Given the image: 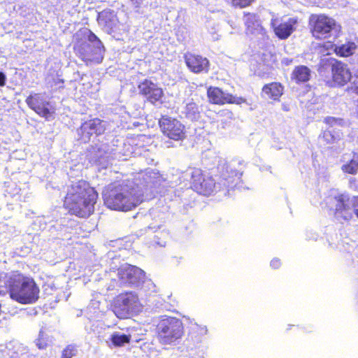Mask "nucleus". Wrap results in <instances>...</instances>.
Here are the masks:
<instances>
[{
	"label": "nucleus",
	"instance_id": "nucleus-1",
	"mask_svg": "<svg viewBox=\"0 0 358 358\" xmlns=\"http://www.w3.org/2000/svg\"><path fill=\"white\" fill-rule=\"evenodd\" d=\"M5 282L13 300L22 304L33 303L38 300L40 289L33 278L15 271Z\"/></svg>",
	"mask_w": 358,
	"mask_h": 358
},
{
	"label": "nucleus",
	"instance_id": "nucleus-2",
	"mask_svg": "<svg viewBox=\"0 0 358 358\" xmlns=\"http://www.w3.org/2000/svg\"><path fill=\"white\" fill-rule=\"evenodd\" d=\"M103 196L107 207L115 210H130L143 201L142 194H138L136 189L122 187L105 192Z\"/></svg>",
	"mask_w": 358,
	"mask_h": 358
},
{
	"label": "nucleus",
	"instance_id": "nucleus-3",
	"mask_svg": "<svg viewBox=\"0 0 358 358\" xmlns=\"http://www.w3.org/2000/svg\"><path fill=\"white\" fill-rule=\"evenodd\" d=\"M157 339L162 345L178 344L183 336L182 322L176 318L168 317L159 321L157 326Z\"/></svg>",
	"mask_w": 358,
	"mask_h": 358
},
{
	"label": "nucleus",
	"instance_id": "nucleus-4",
	"mask_svg": "<svg viewBox=\"0 0 358 358\" xmlns=\"http://www.w3.org/2000/svg\"><path fill=\"white\" fill-rule=\"evenodd\" d=\"M86 36L87 40L76 48V55L85 62L101 63L105 52L102 42L90 30H87Z\"/></svg>",
	"mask_w": 358,
	"mask_h": 358
},
{
	"label": "nucleus",
	"instance_id": "nucleus-5",
	"mask_svg": "<svg viewBox=\"0 0 358 358\" xmlns=\"http://www.w3.org/2000/svg\"><path fill=\"white\" fill-rule=\"evenodd\" d=\"M309 24L313 36L319 39L335 38L341 31V26L334 19L322 14H312Z\"/></svg>",
	"mask_w": 358,
	"mask_h": 358
},
{
	"label": "nucleus",
	"instance_id": "nucleus-6",
	"mask_svg": "<svg viewBox=\"0 0 358 358\" xmlns=\"http://www.w3.org/2000/svg\"><path fill=\"white\" fill-rule=\"evenodd\" d=\"M224 166H226L224 168L226 173L223 172L222 173L220 181L215 182L212 177L205 178L201 183H196V192L201 194L210 195L214 192H220L224 188L227 189L232 187L234 181V178L236 177L237 179H240L242 174L231 169L229 171V165L227 164H224Z\"/></svg>",
	"mask_w": 358,
	"mask_h": 358
},
{
	"label": "nucleus",
	"instance_id": "nucleus-7",
	"mask_svg": "<svg viewBox=\"0 0 358 358\" xmlns=\"http://www.w3.org/2000/svg\"><path fill=\"white\" fill-rule=\"evenodd\" d=\"M331 204L335 218L341 222L350 220L354 214L358 217V196L341 194L331 199Z\"/></svg>",
	"mask_w": 358,
	"mask_h": 358
},
{
	"label": "nucleus",
	"instance_id": "nucleus-8",
	"mask_svg": "<svg viewBox=\"0 0 358 358\" xmlns=\"http://www.w3.org/2000/svg\"><path fill=\"white\" fill-rule=\"evenodd\" d=\"M141 306L137 294L134 292H124L117 295L113 302V311L121 319L132 316L141 310Z\"/></svg>",
	"mask_w": 358,
	"mask_h": 358
},
{
	"label": "nucleus",
	"instance_id": "nucleus-9",
	"mask_svg": "<svg viewBox=\"0 0 358 358\" xmlns=\"http://www.w3.org/2000/svg\"><path fill=\"white\" fill-rule=\"evenodd\" d=\"M159 124L163 134L169 138L181 141L185 138V126L178 120L165 115L159 119Z\"/></svg>",
	"mask_w": 358,
	"mask_h": 358
},
{
	"label": "nucleus",
	"instance_id": "nucleus-10",
	"mask_svg": "<svg viewBox=\"0 0 358 358\" xmlns=\"http://www.w3.org/2000/svg\"><path fill=\"white\" fill-rule=\"evenodd\" d=\"M85 197H88V199L92 201H96L98 194L87 182L79 180L71 185L65 199H69V202L71 201V203H73L71 208L74 210H77L78 208L74 204L76 202V201L80 199V198Z\"/></svg>",
	"mask_w": 358,
	"mask_h": 358
},
{
	"label": "nucleus",
	"instance_id": "nucleus-11",
	"mask_svg": "<svg viewBox=\"0 0 358 358\" xmlns=\"http://www.w3.org/2000/svg\"><path fill=\"white\" fill-rule=\"evenodd\" d=\"M0 357L1 358H34L26 347L16 341H10L0 345Z\"/></svg>",
	"mask_w": 358,
	"mask_h": 358
},
{
	"label": "nucleus",
	"instance_id": "nucleus-12",
	"mask_svg": "<svg viewBox=\"0 0 358 358\" xmlns=\"http://www.w3.org/2000/svg\"><path fill=\"white\" fill-rule=\"evenodd\" d=\"M207 95L210 102L214 104H241L245 102V99L242 97L234 96L228 92H224L220 88L217 87H210L207 90Z\"/></svg>",
	"mask_w": 358,
	"mask_h": 358
},
{
	"label": "nucleus",
	"instance_id": "nucleus-13",
	"mask_svg": "<svg viewBox=\"0 0 358 358\" xmlns=\"http://www.w3.org/2000/svg\"><path fill=\"white\" fill-rule=\"evenodd\" d=\"M74 203L76 206L77 210L73 209V203L69 202V199L64 200V206L73 215L80 217H87L90 216L94 210V204L96 201H92L88 199V197L80 198L76 201Z\"/></svg>",
	"mask_w": 358,
	"mask_h": 358
},
{
	"label": "nucleus",
	"instance_id": "nucleus-14",
	"mask_svg": "<svg viewBox=\"0 0 358 358\" xmlns=\"http://www.w3.org/2000/svg\"><path fill=\"white\" fill-rule=\"evenodd\" d=\"M138 90L140 94L152 104L159 101L164 94L162 88L148 79L144 80L138 85Z\"/></svg>",
	"mask_w": 358,
	"mask_h": 358
},
{
	"label": "nucleus",
	"instance_id": "nucleus-15",
	"mask_svg": "<svg viewBox=\"0 0 358 358\" xmlns=\"http://www.w3.org/2000/svg\"><path fill=\"white\" fill-rule=\"evenodd\" d=\"M26 103L30 108L46 120H48L52 115V113L49 108L50 103L44 100L39 94L29 96L26 99Z\"/></svg>",
	"mask_w": 358,
	"mask_h": 358
},
{
	"label": "nucleus",
	"instance_id": "nucleus-16",
	"mask_svg": "<svg viewBox=\"0 0 358 358\" xmlns=\"http://www.w3.org/2000/svg\"><path fill=\"white\" fill-rule=\"evenodd\" d=\"M106 144H99L92 146L89 150V156L93 162L106 169L110 163V154L108 152Z\"/></svg>",
	"mask_w": 358,
	"mask_h": 358
},
{
	"label": "nucleus",
	"instance_id": "nucleus-17",
	"mask_svg": "<svg viewBox=\"0 0 358 358\" xmlns=\"http://www.w3.org/2000/svg\"><path fill=\"white\" fill-rule=\"evenodd\" d=\"M117 275L122 284L140 287L145 277L144 270H117Z\"/></svg>",
	"mask_w": 358,
	"mask_h": 358
},
{
	"label": "nucleus",
	"instance_id": "nucleus-18",
	"mask_svg": "<svg viewBox=\"0 0 358 358\" xmlns=\"http://www.w3.org/2000/svg\"><path fill=\"white\" fill-rule=\"evenodd\" d=\"M296 22V20L293 18H289L287 21L275 18L271 20V25L279 38L285 39L293 32Z\"/></svg>",
	"mask_w": 358,
	"mask_h": 358
},
{
	"label": "nucleus",
	"instance_id": "nucleus-19",
	"mask_svg": "<svg viewBox=\"0 0 358 358\" xmlns=\"http://www.w3.org/2000/svg\"><path fill=\"white\" fill-rule=\"evenodd\" d=\"M105 129L104 122L99 119L95 118L82 124L80 131L83 135V139L85 141L90 139V136L94 134L96 135L103 134Z\"/></svg>",
	"mask_w": 358,
	"mask_h": 358
},
{
	"label": "nucleus",
	"instance_id": "nucleus-20",
	"mask_svg": "<svg viewBox=\"0 0 358 358\" xmlns=\"http://www.w3.org/2000/svg\"><path fill=\"white\" fill-rule=\"evenodd\" d=\"M185 63L188 68L194 73L208 72L209 61L200 55L187 53L185 55Z\"/></svg>",
	"mask_w": 358,
	"mask_h": 358
},
{
	"label": "nucleus",
	"instance_id": "nucleus-21",
	"mask_svg": "<svg viewBox=\"0 0 358 358\" xmlns=\"http://www.w3.org/2000/svg\"><path fill=\"white\" fill-rule=\"evenodd\" d=\"M331 71L333 80L338 85H344L352 78L351 73L347 65L342 62H335L332 64Z\"/></svg>",
	"mask_w": 358,
	"mask_h": 358
},
{
	"label": "nucleus",
	"instance_id": "nucleus-22",
	"mask_svg": "<svg viewBox=\"0 0 358 358\" xmlns=\"http://www.w3.org/2000/svg\"><path fill=\"white\" fill-rule=\"evenodd\" d=\"M243 20L248 34H259L263 33L264 29L260 24L258 17L255 14H245Z\"/></svg>",
	"mask_w": 358,
	"mask_h": 358
},
{
	"label": "nucleus",
	"instance_id": "nucleus-23",
	"mask_svg": "<svg viewBox=\"0 0 358 358\" xmlns=\"http://www.w3.org/2000/svg\"><path fill=\"white\" fill-rule=\"evenodd\" d=\"M283 87L279 83H271L265 85L262 88V93L267 95L268 98L273 100H278L282 96Z\"/></svg>",
	"mask_w": 358,
	"mask_h": 358
},
{
	"label": "nucleus",
	"instance_id": "nucleus-24",
	"mask_svg": "<svg viewBox=\"0 0 358 358\" xmlns=\"http://www.w3.org/2000/svg\"><path fill=\"white\" fill-rule=\"evenodd\" d=\"M310 70L303 65L296 66L292 73V79L296 83H306L310 80Z\"/></svg>",
	"mask_w": 358,
	"mask_h": 358
},
{
	"label": "nucleus",
	"instance_id": "nucleus-25",
	"mask_svg": "<svg viewBox=\"0 0 358 358\" xmlns=\"http://www.w3.org/2000/svg\"><path fill=\"white\" fill-rule=\"evenodd\" d=\"M59 72H49L45 78V83L48 87L52 90L63 89L64 87V80L60 78Z\"/></svg>",
	"mask_w": 358,
	"mask_h": 358
},
{
	"label": "nucleus",
	"instance_id": "nucleus-26",
	"mask_svg": "<svg viewBox=\"0 0 358 358\" xmlns=\"http://www.w3.org/2000/svg\"><path fill=\"white\" fill-rule=\"evenodd\" d=\"M341 170L344 173L355 175L358 171V152H353L352 157L342 165Z\"/></svg>",
	"mask_w": 358,
	"mask_h": 358
},
{
	"label": "nucleus",
	"instance_id": "nucleus-27",
	"mask_svg": "<svg viewBox=\"0 0 358 358\" xmlns=\"http://www.w3.org/2000/svg\"><path fill=\"white\" fill-rule=\"evenodd\" d=\"M115 17L113 12L103 10L99 13L97 20L99 24L112 28L115 21Z\"/></svg>",
	"mask_w": 358,
	"mask_h": 358
},
{
	"label": "nucleus",
	"instance_id": "nucleus-28",
	"mask_svg": "<svg viewBox=\"0 0 358 358\" xmlns=\"http://www.w3.org/2000/svg\"><path fill=\"white\" fill-rule=\"evenodd\" d=\"M186 176L191 177V183L192 188L196 191V183H201L206 177L203 176L202 171L200 169L191 168L186 171Z\"/></svg>",
	"mask_w": 358,
	"mask_h": 358
},
{
	"label": "nucleus",
	"instance_id": "nucleus-29",
	"mask_svg": "<svg viewBox=\"0 0 358 358\" xmlns=\"http://www.w3.org/2000/svg\"><path fill=\"white\" fill-rule=\"evenodd\" d=\"M184 113L185 117L192 121L198 120L200 116L199 106L194 102L187 103Z\"/></svg>",
	"mask_w": 358,
	"mask_h": 358
},
{
	"label": "nucleus",
	"instance_id": "nucleus-30",
	"mask_svg": "<svg viewBox=\"0 0 358 358\" xmlns=\"http://www.w3.org/2000/svg\"><path fill=\"white\" fill-rule=\"evenodd\" d=\"M357 45L354 42H348L339 46H336L335 51L337 55L342 57H348L353 54Z\"/></svg>",
	"mask_w": 358,
	"mask_h": 358
},
{
	"label": "nucleus",
	"instance_id": "nucleus-31",
	"mask_svg": "<svg viewBox=\"0 0 358 358\" xmlns=\"http://www.w3.org/2000/svg\"><path fill=\"white\" fill-rule=\"evenodd\" d=\"M111 342L115 346H122L125 343H128L130 341V336L120 334V332H115L111 336Z\"/></svg>",
	"mask_w": 358,
	"mask_h": 358
},
{
	"label": "nucleus",
	"instance_id": "nucleus-32",
	"mask_svg": "<svg viewBox=\"0 0 358 358\" xmlns=\"http://www.w3.org/2000/svg\"><path fill=\"white\" fill-rule=\"evenodd\" d=\"M228 4L234 8H243L250 6L256 0H224Z\"/></svg>",
	"mask_w": 358,
	"mask_h": 358
},
{
	"label": "nucleus",
	"instance_id": "nucleus-33",
	"mask_svg": "<svg viewBox=\"0 0 358 358\" xmlns=\"http://www.w3.org/2000/svg\"><path fill=\"white\" fill-rule=\"evenodd\" d=\"M34 343L37 348L40 350H43L46 348L48 345L47 337L42 330L39 331L38 337L35 340Z\"/></svg>",
	"mask_w": 358,
	"mask_h": 358
},
{
	"label": "nucleus",
	"instance_id": "nucleus-34",
	"mask_svg": "<svg viewBox=\"0 0 358 358\" xmlns=\"http://www.w3.org/2000/svg\"><path fill=\"white\" fill-rule=\"evenodd\" d=\"M78 350L76 345H69L62 351L61 358H72L76 356Z\"/></svg>",
	"mask_w": 358,
	"mask_h": 358
},
{
	"label": "nucleus",
	"instance_id": "nucleus-35",
	"mask_svg": "<svg viewBox=\"0 0 358 358\" xmlns=\"http://www.w3.org/2000/svg\"><path fill=\"white\" fill-rule=\"evenodd\" d=\"M140 288L145 290V292H157L156 285L155 283L150 279H147L146 277H145V279L143 280Z\"/></svg>",
	"mask_w": 358,
	"mask_h": 358
},
{
	"label": "nucleus",
	"instance_id": "nucleus-36",
	"mask_svg": "<svg viewBox=\"0 0 358 358\" xmlns=\"http://www.w3.org/2000/svg\"><path fill=\"white\" fill-rule=\"evenodd\" d=\"M324 121L326 124H329L331 127L335 125L343 126L345 124L343 119L336 118L334 117H327Z\"/></svg>",
	"mask_w": 358,
	"mask_h": 358
},
{
	"label": "nucleus",
	"instance_id": "nucleus-37",
	"mask_svg": "<svg viewBox=\"0 0 358 358\" xmlns=\"http://www.w3.org/2000/svg\"><path fill=\"white\" fill-rule=\"evenodd\" d=\"M166 241L157 236H155L153 241L151 242L150 245L152 247L159 246L160 248H164L166 246Z\"/></svg>",
	"mask_w": 358,
	"mask_h": 358
},
{
	"label": "nucleus",
	"instance_id": "nucleus-38",
	"mask_svg": "<svg viewBox=\"0 0 358 358\" xmlns=\"http://www.w3.org/2000/svg\"><path fill=\"white\" fill-rule=\"evenodd\" d=\"M323 138L328 142V143H333L336 139L337 137H336L331 131H326L324 132Z\"/></svg>",
	"mask_w": 358,
	"mask_h": 358
},
{
	"label": "nucleus",
	"instance_id": "nucleus-39",
	"mask_svg": "<svg viewBox=\"0 0 358 358\" xmlns=\"http://www.w3.org/2000/svg\"><path fill=\"white\" fill-rule=\"evenodd\" d=\"M352 79L353 80L351 83L350 90L355 93L358 91V76L352 78Z\"/></svg>",
	"mask_w": 358,
	"mask_h": 358
},
{
	"label": "nucleus",
	"instance_id": "nucleus-40",
	"mask_svg": "<svg viewBox=\"0 0 358 358\" xmlns=\"http://www.w3.org/2000/svg\"><path fill=\"white\" fill-rule=\"evenodd\" d=\"M281 266V262L279 259L275 258L271 262V266L273 268H277Z\"/></svg>",
	"mask_w": 358,
	"mask_h": 358
},
{
	"label": "nucleus",
	"instance_id": "nucleus-41",
	"mask_svg": "<svg viewBox=\"0 0 358 358\" xmlns=\"http://www.w3.org/2000/svg\"><path fill=\"white\" fill-rule=\"evenodd\" d=\"M6 76L3 72H0V86H4L6 84Z\"/></svg>",
	"mask_w": 358,
	"mask_h": 358
},
{
	"label": "nucleus",
	"instance_id": "nucleus-42",
	"mask_svg": "<svg viewBox=\"0 0 358 358\" xmlns=\"http://www.w3.org/2000/svg\"><path fill=\"white\" fill-rule=\"evenodd\" d=\"M117 266H112L110 265V268H116ZM119 268H133V269H135V268H139L138 266H132V265H130V264H127V266H121Z\"/></svg>",
	"mask_w": 358,
	"mask_h": 358
},
{
	"label": "nucleus",
	"instance_id": "nucleus-43",
	"mask_svg": "<svg viewBox=\"0 0 358 358\" xmlns=\"http://www.w3.org/2000/svg\"><path fill=\"white\" fill-rule=\"evenodd\" d=\"M292 62V59H285L283 60V63L285 64L286 65H289Z\"/></svg>",
	"mask_w": 358,
	"mask_h": 358
},
{
	"label": "nucleus",
	"instance_id": "nucleus-44",
	"mask_svg": "<svg viewBox=\"0 0 358 358\" xmlns=\"http://www.w3.org/2000/svg\"><path fill=\"white\" fill-rule=\"evenodd\" d=\"M108 257L110 259H115V260H116V261H118V260H119V258H114V257H113V253H108Z\"/></svg>",
	"mask_w": 358,
	"mask_h": 358
},
{
	"label": "nucleus",
	"instance_id": "nucleus-45",
	"mask_svg": "<svg viewBox=\"0 0 358 358\" xmlns=\"http://www.w3.org/2000/svg\"><path fill=\"white\" fill-rule=\"evenodd\" d=\"M343 161H345V155L343 156Z\"/></svg>",
	"mask_w": 358,
	"mask_h": 358
},
{
	"label": "nucleus",
	"instance_id": "nucleus-46",
	"mask_svg": "<svg viewBox=\"0 0 358 358\" xmlns=\"http://www.w3.org/2000/svg\"><path fill=\"white\" fill-rule=\"evenodd\" d=\"M206 332H207V329H206V327H205V334H206Z\"/></svg>",
	"mask_w": 358,
	"mask_h": 358
},
{
	"label": "nucleus",
	"instance_id": "nucleus-47",
	"mask_svg": "<svg viewBox=\"0 0 358 358\" xmlns=\"http://www.w3.org/2000/svg\"><path fill=\"white\" fill-rule=\"evenodd\" d=\"M355 94H357L358 95V91L355 92Z\"/></svg>",
	"mask_w": 358,
	"mask_h": 358
}]
</instances>
